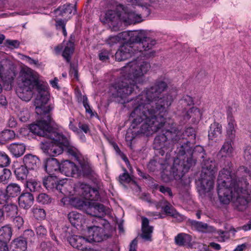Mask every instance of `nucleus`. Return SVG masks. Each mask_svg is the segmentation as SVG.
<instances>
[{
    "instance_id": "obj_1",
    "label": "nucleus",
    "mask_w": 251,
    "mask_h": 251,
    "mask_svg": "<svg viewBox=\"0 0 251 251\" xmlns=\"http://www.w3.org/2000/svg\"><path fill=\"white\" fill-rule=\"evenodd\" d=\"M167 87L165 82L157 80L150 88L130 101L133 108L130 114L133 127L143 122L137 133L146 136L161 130V133L155 137L153 145L154 149L164 152L171 151L182 136L174 120L164 118L173 101L169 94L161 96Z\"/></svg>"
},
{
    "instance_id": "obj_2",
    "label": "nucleus",
    "mask_w": 251,
    "mask_h": 251,
    "mask_svg": "<svg viewBox=\"0 0 251 251\" xmlns=\"http://www.w3.org/2000/svg\"><path fill=\"white\" fill-rule=\"evenodd\" d=\"M36 88L38 95L35 100L36 113L41 116L36 124H31L30 131L40 136L47 138L46 141L42 142L41 149L44 152L50 156L61 154L64 151L63 145L52 139L47 134L53 131L57 132L51 126V118L50 112L52 108L46 105L49 100L47 87L40 84L30 68H25L21 73L18 79L17 93L19 97L23 100L28 101L32 97V90Z\"/></svg>"
},
{
    "instance_id": "obj_3",
    "label": "nucleus",
    "mask_w": 251,
    "mask_h": 251,
    "mask_svg": "<svg viewBox=\"0 0 251 251\" xmlns=\"http://www.w3.org/2000/svg\"><path fill=\"white\" fill-rule=\"evenodd\" d=\"M151 65L147 61L134 60L128 63L122 69L123 77L113 86L112 95L124 100L130 95L135 89H138L137 83L150 69Z\"/></svg>"
},
{
    "instance_id": "obj_4",
    "label": "nucleus",
    "mask_w": 251,
    "mask_h": 251,
    "mask_svg": "<svg viewBox=\"0 0 251 251\" xmlns=\"http://www.w3.org/2000/svg\"><path fill=\"white\" fill-rule=\"evenodd\" d=\"M217 184L218 196L222 203L227 204L232 201L238 210L246 208L248 201L240 195L241 190L239 183L231 178L229 170L223 169L220 172Z\"/></svg>"
},
{
    "instance_id": "obj_5",
    "label": "nucleus",
    "mask_w": 251,
    "mask_h": 251,
    "mask_svg": "<svg viewBox=\"0 0 251 251\" xmlns=\"http://www.w3.org/2000/svg\"><path fill=\"white\" fill-rule=\"evenodd\" d=\"M117 11L108 10L105 14L103 22L107 24L113 31H117L122 26L135 24L142 22V17L130 10L127 7L119 4L117 7Z\"/></svg>"
},
{
    "instance_id": "obj_6",
    "label": "nucleus",
    "mask_w": 251,
    "mask_h": 251,
    "mask_svg": "<svg viewBox=\"0 0 251 251\" xmlns=\"http://www.w3.org/2000/svg\"><path fill=\"white\" fill-rule=\"evenodd\" d=\"M130 41L133 45V50L136 52H141L147 58L155 56L156 51L152 48L156 41L146 36L143 30L134 31L130 35Z\"/></svg>"
},
{
    "instance_id": "obj_7",
    "label": "nucleus",
    "mask_w": 251,
    "mask_h": 251,
    "mask_svg": "<svg viewBox=\"0 0 251 251\" xmlns=\"http://www.w3.org/2000/svg\"><path fill=\"white\" fill-rule=\"evenodd\" d=\"M178 157L174 160L171 173L175 179H180L190 168L195 164V160L192 158L190 151L178 148Z\"/></svg>"
},
{
    "instance_id": "obj_8",
    "label": "nucleus",
    "mask_w": 251,
    "mask_h": 251,
    "mask_svg": "<svg viewBox=\"0 0 251 251\" xmlns=\"http://www.w3.org/2000/svg\"><path fill=\"white\" fill-rule=\"evenodd\" d=\"M217 172L216 164L211 160L204 161L198 189L201 195L209 192L213 187L215 174Z\"/></svg>"
},
{
    "instance_id": "obj_9",
    "label": "nucleus",
    "mask_w": 251,
    "mask_h": 251,
    "mask_svg": "<svg viewBox=\"0 0 251 251\" xmlns=\"http://www.w3.org/2000/svg\"><path fill=\"white\" fill-rule=\"evenodd\" d=\"M192 104H193V98L188 95L183 96L179 101V110L185 111L182 112L184 120H188L192 117L196 118L201 116L200 110L196 107H192L187 111V107Z\"/></svg>"
},
{
    "instance_id": "obj_10",
    "label": "nucleus",
    "mask_w": 251,
    "mask_h": 251,
    "mask_svg": "<svg viewBox=\"0 0 251 251\" xmlns=\"http://www.w3.org/2000/svg\"><path fill=\"white\" fill-rule=\"evenodd\" d=\"M181 132L182 136L181 139L178 141L179 143L181 149H184L187 151H191L193 145L195 143L196 140V132L195 129L192 127H188L186 128L184 132Z\"/></svg>"
},
{
    "instance_id": "obj_11",
    "label": "nucleus",
    "mask_w": 251,
    "mask_h": 251,
    "mask_svg": "<svg viewBox=\"0 0 251 251\" xmlns=\"http://www.w3.org/2000/svg\"><path fill=\"white\" fill-rule=\"evenodd\" d=\"M50 133V134L48 133L47 135H49L54 140L58 141L63 144L64 151L75 157L77 156L79 153L78 150L75 148L70 145L69 141L65 136L58 132L53 131Z\"/></svg>"
},
{
    "instance_id": "obj_12",
    "label": "nucleus",
    "mask_w": 251,
    "mask_h": 251,
    "mask_svg": "<svg viewBox=\"0 0 251 251\" xmlns=\"http://www.w3.org/2000/svg\"><path fill=\"white\" fill-rule=\"evenodd\" d=\"M79 191L81 196L90 201H98L100 200L99 192L97 188H92L85 183H80Z\"/></svg>"
},
{
    "instance_id": "obj_13",
    "label": "nucleus",
    "mask_w": 251,
    "mask_h": 251,
    "mask_svg": "<svg viewBox=\"0 0 251 251\" xmlns=\"http://www.w3.org/2000/svg\"><path fill=\"white\" fill-rule=\"evenodd\" d=\"M88 242H100L109 237V235L105 234L103 228L98 226H94L88 228Z\"/></svg>"
},
{
    "instance_id": "obj_14",
    "label": "nucleus",
    "mask_w": 251,
    "mask_h": 251,
    "mask_svg": "<svg viewBox=\"0 0 251 251\" xmlns=\"http://www.w3.org/2000/svg\"><path fill=\"white\" fill-rule=\"evenodd\" d=\"M132 42H127L121 46L115 53V58L119 61H122L130 57L133 54L136 53L133 50Z\"/></svg>"
},
{
    "instance_id": "obj_15",
    "label": "nucleus",
    "mask_w": 251,
    "mask_h": 251,
    "mask_svg": "<svg viewBox=\"0 0 251 251\" xmlns=\"http://www.w3.org/2000/svg\"><path fill=\"white\" fill-rule=\"evenodd\" d=\"M86 212L87 214L97 217L100 220L106 214V209L102 204L94 201H89Z\"/></svg>"
},
{
    "instance_id": "obj_16",
    "label": "nucleus",
    "mask_w": 251,
    "mask_h": 251,
    "mask_svg": "<svg viewBox=\"0 0 251 251\" xmlns=\"http://www.w3.org/2000/svg\"><path fill=\"white\" fill-rule=\"evenodd\" d=\"M155 205L157 209L161 208L164 212L168 215L180 220L183 219L182 216L179 214L172 204L166 200H162L156 202Z\"/></svg>"
},
{
    "instance_id": "obj_17",
    "label": "nucleus",
    "mask_w": 251,
    "mask_h": 251,
    "mask_svg": "<svg viewBox=\"0 0 251 251\" xmlns=\"http://www.w3.org/2000/svg\"><path fill=\"white\" fill-rule=\"evenodd\" d=\"M60 173L67 176L78 177V167L75 164L68 160L64 161L61 164Z\"/></svg>"
},
{
    "instance_id": "obj_18",
    "label": "nucleus",
    "mask_w": 251,
    "mask_h": 251,
    "mask_svg": "<svg viewBox=\"0 0 251 251\" xmlns=\"http://www.w3.org/2000/svg\"><path fill=\"white\" fill-rule=\"evenodd\" d=\"M46 171L50 175H53L55 172H60L61 164L54 158H48L44 161Z\"/></svg>"
},
{
    "instance_id": "obj_19",
    "label": "nucleus",
    "mask_w": 251,
    "mask_h": 251,
    "mask_svg": "<svg viewBox=\"0 0 251 251\" xmlns=\"http://www.w3.org/2000/svg\"><path fill=\"white\" fill-rule=\"evenodd\" d=\"M153 227L149 225V221L146 217L142 218V233L140 237L145 241H151Z\"/></svg>"
},
{
    "instance_id": "obj_20",
    "label": "nucleus",
    "mask_w": 251,
    "mask_h": 251,
    "mask_svg": "<svg viewBox=\"0 0 251 251\" xmlns=\"http://www.w3.org/2000/svg\"><path fill=\"white\" fill-rule=\"evenodd\" d=\"M18 201L20 207L27 209L33 204L34 197L30 193H23L19 196Z\"/></svg>"
},
{
    "instance_id": "obj_21",
    "label": "nucleus",
    "mask_w": 251,
    "mask_h": 251,
    "mask_svg": "<svg viewBox=\"0 0 251 251\" xmlns=\"http://www.w3.org/2000/svg\"><path fill=\"white\" fill-rule=\"evenodd\" d=\"M187 223L192 228L202 232H210L213 229V227L207 224L193 220L189 219Z\"/></svg>"
},
{
    "instance_id": "obj_22",
    "label": "nucleus",
    "mask_w": 251,
    "mask_h": 251,
    "mask_svg": "<svg viewBox=\"0 0 251 251\" xmlns=\"http://www.w3.org/2000/svg\"><path fill=\"white\" fill-rule=\"evenodd\" d=\"M25 166L29 170H36L39 164L38 157L31 154L25 155L23 158Z\"/></svg>"
},
{
    "instance_id": "obj_23",
    "label": "nucleus",
    "mask_w": 251,
    "mask_h": 251,
    "mask_svg": "<svg viewBox=\"0 0 251 251\" xmlns=\"http://www.w3.org/2000/svg\"><path fill=\"white\" fill-rule=\"evenodd\" d=\"M87 242V239L78 235L72 236L69 239V243L74 248L80 250H83L84 248L82 247V246Z\"/></svg>"
},
{
    "instance_id": "obj_24",
    "label": "nucleus",
    "mask_w": 251,
    "mask_h": 251,
    "mask_svg": "<svg viewBox=\"0 0 251 251\" xmlns=\"http://www.w3.org/2000/svg\"><path fill=\"white\" fill-rule=\"evenodd\" d=\"M222 131V126L219 123L214 122L210 125L208 131V138L210 140H214L219 137Z\"/></svg>"
},
{
    "instance_id": "obj_25",
    "label": "nucleus",
    "mask_w": 251,
    "mask_h": 251,
    "mask_svg": "<svg viewBox=\"0 0 251 251\" xmlns=\"http://www.w3.org/2000/svg\"><path fill=\"white\" fill-rule=\"evenodd\" d=\"M8 149L15 157H18L24 154L25 147L22 143H13L8 146Z\"/></svg>"
},
{
    "instance_id": "obj_26",
    "label": "nucleus",
    "mask_w": 251,
    "mask_h": 251,
    "mask_svg": "<svg viewBox=\"0 0 251 251\" xmlns=\"http://www.w3.org/2000/svg\"><path fill=\"white\" fill-rule=\"evenodd\" d=\"M58 181V180L56 176L50 175L43 178V184L48 190L54 191Z\"/></svg>"
},
{
    "instance_id": "obj_27",
    "label": "nucleus",
    "mask_w": 251,
    "mask_h": 251,
    "mask_svg": "<svg viewBox=\"0 0 251 251\" xmlns=\"http://www.w3.org/2000/svg\"><path fill=\"white\" fill-rule=\"evenodd\" d=\"M192 240L191 236L184 233H181L175 237V243L179 246H184L189 244Z\"/></svg>"
},
{
    "instance_id": "obj_28",
    "label": "nucleus",
    "mask_w": 251,
    "mask_h": 251,
    "mask_svg": "<svg viewBox=\"0 0 251 251\" xmlns=\"http://www.w3.org/2000/svg\"><path fill=\"white\" fill-rule=\"evenodd\" d=\"M233 148L231 145V140L226 141L222 146L218 154L221 157H230L232 155Z\"/></svg>"
},
{
    "instance_id": "obj_29",
    "label": "nucleus",
    "mask_w": 251,
    "mask_h": 251,
    "mask_svg": "<svg viewBox=\"0 0 251 251\" xmlns=\"http://www.w3.org/2000/svg\"><path fill=\"white\" fill-rule=\"evenodd\" d=\"M21 192V188L20 186L15 183L9 184L6 188V193L7 195L11 197L18 196Z\"/></svg>"
},
{
    "instance_id": "obj_30",
    "label": "nucleus",
    "mask_w": 251,
    "mask_h": 251,
    "mask_svg": "<svg viewBox=\"0 0 251 251\" xmlns=\"http://www.w3.org/2000/svg\"><path fill=\"white\" fill-rule=\"evenodd\" d=\"M12 232L11 227L8 226H4L0 229V240L8 243L12 236Z\"/></svg>"
},
{
    "instance_id": "obj_31",
    "label": "nucleus",
    "mask_w": 251,
    "mask_h": 251,
    "mask_svg": "<svg viewBox=\"0 0 251 251\" xmlns=\"http://www.w3.org/2000/svg\"><path fill=\"white\" fill-rule=\"evenodd\" d=\"M12 246L18 251H25L27 249V242L23 237L20 236L12 242Z\"/></svg>"
},
{
    "instance_id": "obj_32",
    "label": "nucleus",
    "mask_w": 251,
    "mask_h": 251,
    "mask_svg": "<svg viewBox=\"0 0 251 251\" xmlns=\"http://www.w3.org/2000/svg\"><path fill=\"white\" fill-rule=\"evenodd\" d=\"M28 168L25 165H22L17 168L15 170V174L16 178L18 180L24 181L26 180L27 174L28 173Z\"/></svg>"
},
{
    "instance_id": "obj_33",
    "label": "nucleus",
    "mask_w": 251,
    "mask_h": 251,
    "mask_svg": "<svg viewBox=\"0 0 251 251\" xmlns=\"http://www.w3.org/2000/svg\"><path fill=\"white\" fill-rule=\"evenodd\" d=\"M123 170L124 173L120 175L119 176V182L123 185L129 183L136 185V182L133 179V177L129 175L126 170L125 168Z\"/></svg>"
},
{
    "instance_id": "obj_34",
    "label": "nucleus",
    "mask_w": 251,
    "mask_h": 251,
    "mask_svg": "<svg viewBox=\"0 0 251 251\" xmlns=\"http://www.w3.org/2000/svg\"><path fill=\"white\" fill-rule=\"evenodd\" d=\"M80 168H78L79 176H88L92 173V169L89 164L87 162H83L80 163Z\"/></svg>"
},
{
    "instance_id": "obj_35",
    "label": "nucleus",
    "mask_w": 251,
    "mask_h": 251,
    "mask_svg": "<svg viewBox=\"0 0 251 251\" xmlns=\"http://www.w3.org/2000/svg\"><path fill=\"white\" fill-rule=\"evenodd\" d=\"M228 125L227 126V134L230 140H232L235 136V122L233 117H229L228 118Z\"/></svg>"
},
{
    "instance_id": "obj_36",
    "label": "nucleus",
    "mask_w": 251,
    "mask_h": 251,
    "mask_svg": "<svg viewBox=\"0 0 251 251\" xmlns=\"http://www.w3.org/2000/svg\"><path fill=\"white\" fill-rule=\"evenodd\" d=\"M74 50V43L72 42H68L62 53V56L66 60L67 62H70L71 55L73 54Z\"/></svg>"
},
{
    "instance_id": "obj_37",
    "label": "nucleus",
    "mask_w": 251,
    "mask_h": 251,
    "mask_svg": "<svg viewBox=\"0 0 251 251\" xmlns=\"http://www.w3.org/2000/svg\"><path fill=\"white\" fill-rule=\"evenodd\" d=\"M76 12V9L71 4L64 5L61 9V15L70 18Z\"/></svg>"
},
{
    "instance_id": "obj_38",
    "label": "nucleus",
    "mask_w": 251,
    "mask_h": 251,
    "mask_svg": "<svg viewBox=\"0 0 251 251\" xmlns=\"http://www.w3.org/2000/svg\"><path fill=\"white\" fill-rule=\"evenodd\" d=\"M25 186L31 192H39L41 190V185L39 182L33 180L25 181Z\"/></svg>"
},
{
    "instance_id": "obj_39",
    "label": "nucleus",
    "mask_w": 251,
    "mask_h": 251,
    "mask_svg": "<svg viewBox=\"0 0 251 251\" xmlns=\"http://www.w3.org/2000/svg\"><path fill=\"white\" fill-rule=\"evenodd\" d=\"M164 165L160 162L159 161L155 160H151L148 164V169L151 172L164 170Z\"/></svg>"
},
{
    "instance_id": "obj_40",
    "label": "nucleus",
    "mask_w": 251,
    "mask_h": 251,
    "mask_svg": "<svg viewBox=\"0 0 251 251\" xmlns=\"http://www.w3.org/2000/svg\"><path fill=\"white\" fill-rule=\"evenodd\" d=\"M11 176V172L10 170L4 168L3 169L2 174L0 175V184L5 185L9 181Z\"/></svg>"
},
{
    "instance_id": "obj_41",
    "label": "nucleus",
    "mask_w": 251,
    "mask_h": 251,
    "mask_svg": "<svg viewBox=\"0 0 251 251\" xmlns=\"http://www.w3.org/2000/svg\"><path fill=\"white\" fill-rule=\"evenodd\" d=\"M81 217L82 216L81 214L75 211L71 212L68 215V218L69 221L72 225L74 226L75 225H78V223L80 222Z\"/></svg>"
},
{
    "instance_id": "obj_42",
    "label": "nucleus",
    "mask_w": 251,
    "mask_h": 251,
    "mask_svg": "<svg viewBox=\"0 0 251 251\" xmlns=\"http://www.w3.org/2000/svg\"><path fill=\"white\" fill-rule=\"evenodd\" d=\"M17 116L20 120L23 122H27L30 118L29 112L26 108H20L17 112Z\"/></svg>"
},
{
    "instance_id": "obj_43",
    "label": "nucleus",
    "mask_w": 251,
    "mask_h": 251,
    "mask_svg": "<svg viewBox=\"0 0 251 251\" xmlns=\"http://www.w3.org/2000/svg\"><path fill=\"white\" fill-rule=\"evenodd\" d=\"M4 210L8 216H13L17 214L18 207L13 203L7 204L4 206Z\"/></svg>"
},
{
    "instance_id": "obj_44",
    "label": "nucleus",
    "mask_w": 251,
    "mask_h": 251,
    "mask_svg": "<svg viewBox=\"0 0 251 251\" xmlns=\"http://www.w3.org/2000/svg\"><path fill=\"white\" fill-rule=\"evenodd\" d=\"M15 134L14 131L7 129L2 131L0 134V138L2 141H8L14 139Z\"/></svg>"
},
{
    "instance_id": "obj_45",
    "label": "nucleus",
    "mask_w": 251,
    "mask_h": 251,
    "mask_svg": "<svg viewBox=\"0 0 251 251\" xmlns=\"http://www.w3.org/2000/svg\"><path fill=\"white\" fill-rule=\"evenodd\" d=\"M10 163V159L9 156L4 152L0 151V167H6Z\"/></svg>"
},
{
    "instance_id": "obj_46",
    "label": "nucleus",
    "mask_w": 251,
    "mask_h": 251,
    "mask_svg": "<svg viewBox=\"0 0 251 251\" xmlns=\"http://www.w3.org/2000/svg\"><path fill=\"white\" fill-rule=\"evenodd\" d=\"M67 20L62 19H57L55 20V26L57 29H62L63 34L65 36H66L67 33L65 28L66 23Z\"/></svg>"
},
{
    "instance_id": "obj_47",
    "label": "nucleus",
    "mask_w": 251,
    "mask_h": 251,
    "mask_svg": "<svg viewBox=\"0 0 251 251\" xmlns=\"http://www.w3.org/2000/svg\"><path fill=\"white\" fill-rule=\"evenodd\" d=\"M21 237H23V238H24L25 240H26L27 243V242H32L34 239L35 235L33 230L31 229H27L24 231L23 235L21 236Z\"/></svg>"
},
{
    "instance_id": "obj_48",
    "label": "nucleus",
    "mask_w": 251,
    "mask_h": 251,
    "mask_svg": "<svg viewBox=\"0 0 251 251\" xmlns=\"http://www.w3.org/2000/svg\"><path fill=\"white\" fill-rule=\"evenodd\" d=\"M34 216L37 219H42L46 217V212L43 209L34 208L32 210Z\"/></svg>"
},
{
    "instance_id": "obj_49",
    "label": "nucleus",
    "mask_w": 251,
    "mask_h": 251,
    "mask_svg": "<svg viewBox=\"0 0 251 251\" xmlns=\"http://www.w3.org/2000/svg\"><path fill=\"white\" fill-rule=\"evenodd\" d=\"M80 100L82 101L84 107L85 108L86 112L89 113L90 116H93L94 113L90 108V105L88 103V100L86 96H81L80 98Z\"/></svg>"
},
{
    "instance_id": "obj_50",
    "label": "nucleus",
    "mask_w": 251,
    "mask_h": 251,
    "mask_svg": "<svg viewBox=\"0 0 251 251\" xmlns=\"http://www.w3.org/2000/svg\"><path fill=\"white\" fill-rule=\"evenodd\" d=\"M194 145H193V146ZM193 147L191 149V154L192 158H193V155H197L198 153L200 154V157L201 158L204 157V150L202 147L201 146H196L193 149Z\"/></svg>"
},
{
    "instance_id": "obj_51",
    "label": "nucleus",
    "mask_w": 251,
    "mask_h": 251,
    "mask_svg": "<svg viewBox=\"0 0 251 251\" xmlns=\"http://www.w3.org/2000/svg\"><path fill=\"white\" fill-rule=\"evenodd\" d=\"M37 201L38 202L42 204H48L51 202V198L47 194L41 193L38 195L37 198Z\"/></svg>"
},
{
    "instance_id": "obj_52",
    "label": "nucleus",
    "mask_w": 251,
    "mask_h": 251,
    "mask_svg": "<svg viewBox=\"0 0 251 251\" xmlns=\"http://www.w3.org/2000/svg\"><path fill=\"white\" fill-rule=\"evenodd\" d=\"M13 222L14 226L17 228L18 229H21L23 226L24 220L21 216H17L14 218Z\"/></svg>"
},
{
    "instance_id": "obj_53",
    "label": "nucleus",
    "mask_w": 251,
    "mask_h": 251,
    "mask_svg": "<svg viewBox=\"0 0 251 251\" xmlns=\"http://www.w3.org/2000/svg\"><path fill=\"white\" fill-rule=\"evenodd\" d=\"M134 31L130 32L128 33L126 31L122 32L117 34L118 38H119V41H125L127 39V37H129V41L128 42H130V35L132 32Z\"/></svg>"
},
{
    "instance_id": "obj_54",
    "label": "nucleus",
    "mask_w": 251,
    "mask_h": 251,
    "mask_svg": "<svg viewBox=\"0 0 251 251\" xmlns=\"http://www.w3.org/2000/svg\"><path fill=\"white\" fill-rule=\"evenodd\" d=\"M99 59L102 61H105L109 59V53L107 50H101L99 53Z\"/></svg>"
},
{
    "instance_id": "obj_55",
    "label": "nucleus",
    "mask_w": 251,
    "mask_h": 251,
    "mask_svg": "<svg viewBox=\"0 0 251 251\" xmlns=\"http://www.w3.org/2000/svg\"><path fill=\"white\" fill-rule=\"evenodd\" d=\"M37 235L40 237H43L46 235L47 231L43 226H39L36 228Z\"/></svg>"
},
{
    "instance_id": "obj_56",
    "label": "nucleus",
    "mask_w": 251,
    "mask_h": 251,
    "mask_svg": "<svg viewBox=\"0 0 251 251\" xmlns=\"http://www.w3.org/2000/svg\"><path fill=\"white\" fill-rule=\"evenodd\" d=\"M106 43L110 46L120 42L117 35L110 36L107 40Z\"/></svg>"
},
{
    "instance_id": "obj_57",
    "label": "nucleus",
    "mask_w": 251,
    "mask_h": 251,
    "mask_svg": "<svg viewBox=\"0 0 251 251\" xmlns=\"http://www.w3.org/2000/svg\"><path fill=\"white\" fill-rule=\"evenodd\" d=\"M158 189L161 193L164 194H167L170 197L173 196L172 192L169 187H165L164 186H159Z\"/></svg>"
},
{
    "instance_id": "obj_58",
    "label": "nucleus",
    "mask_w": 251,
    "mask_h": 251,
    "mask_svg": "<svg viewBox=\"0 0 251 251\" xmlns=\"http://www.w3.org/2000/svg\"><path fill=\"white\" fill-rule=\"evenodd\" d=\"M244 157L249 161H251V147L248 146L246 148L244 151Z\"/></svg>"
},
{
    "instance_id": "obj_59",
    "label": "nucleus",
    "mask_w": 251,
    "mask_h": 251,
    "mask_svg": "<svg viewBox=\"0 0 251 251\" xmlns=\"http://www.w3.org/2000/svg\"><path fill=\"white\" fill-rule=\"evenodd\" d=\"M6 43L10 46L14 47L15 48H18L20 45V42L16 40H7L6 41Z\"/></svg>"
},
{
    "instance_id": "obj_60",
    "label": "nucleus",
    "mask_w": 251,
    "mask_h": 251,
    "mask_svg": "<svg viewBox=\"0 0 251 251\" xmlns=\"http://www.w3.org/2000/svg\"><path fill=\"white\" fill-rule=\"evenodd\" d=\"M0 251H9L8 243L0 240Z\"/></svg>"
},
{
    "instance_id": "obj_61",
    "label": "nucleus",
    "mask_w": 251,
    "mask_h": 251,
    "mask_svg": "<svg viewBox=\"0 0 251 251\" xmlns=\"http://www.w3.org/2000/svg\"><path fill=\"white\" fill-rule=\"evenodd\" d=\"M138 241L137 238L133 239L130 244V248L129 251H136V247Z\"/></svg>"
},
{
    "instance_id": "obj_62",
    "label": "nucleus",
    "mask_w": 251,
    "mask_h": 251,
    "mask_svg": "<svg viewBox=\"0 0 251 251\" xmlns=\"http://www.w3.org/2000/svg\"><path fill=\"white\" fill-rule=\"evenodd\" d=\"M8 103L6 97L3 95H0V106L5 107Z\"/></svg>"
},
{
    "instance_id": "obj_63",
    "label": "nucleus",
    "mask_w": 251,
    "mask_h": 251,
    "mask_svg": "<svg viewBox=\"0 0 251 251\" xmlns=\"http://www.w3.org/2000/svg\"><path fill=\"white\" fill-rule=\"evenodd\" d=\"M58 79L57 77H55L53 80H51L50 81V84L53 88L59 89L60 87L58 85Z\"/></svg>"
},
{
    "instance_id": "obj_64",
    "label": "nucleus",
    "mask_w": 251,
    "mask_h": 251,
    "mask_svg": "<svg viewBox=\"0 0 251 251\" xmlns=\"http://www.w3.org/2000/svg\"><path fill=\"white\" fill-rule=\"evenodd\" d=\"M140 198H141L143 201H147V202H149V203H154L155 204V203L156 202H153V201H152V200H151V199L150 198V197L149 195H147V194H143V195L141 196Z\"/></svg>"
}]
</instances>
